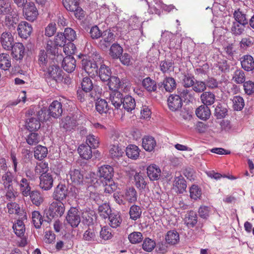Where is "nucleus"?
Segmentation results:
<instances>
[{"label": "nucleus", "instance_id": "f257e3e1", "mask_svg": "<svg viewBox=\"0 0 254 254\" xmlns=\"http://www.w3.org/2000/svg\"><path fill=\"white\" fill-rule=\"evenodd\" d=\"M46 110L45 108L34 111L30 109L26 112V115L29 118L26 121V127L30 131L37 130L40 128V122L45 119Z\"/></svg>", "mask_w": 254, "mask_h": 254}, {"label": "nucleus", "instance_id": "f03ea898", "mask_svg": "<svg viewBox=\"0 0 254 254\" xmlns=\"http://www.w3.org/2000/svg\"><path fill=\"white\" fill-rule=\"evenodd\" d=\"M41 70L44 72L43 77L48 83H58L63 80L64 72L58 65L54 63L49 64Z\"/></svg>", "mask_w": 254, "mask_h": 254}, {"label": "nucleus", "instance_id": "7ed1b4c3", "mask_svg": "<svg viewBox=\"0 0 254 254\" xmlns=\"http://www.w3.org/2000/svg\"><path fill=\"white\" fill-rule=\"evenodd\" d=\"M64 205L61 201H54L49 206V208L45 211V214L49 220L55 217H61L64 212Z\"/></svg>", "mask_w": 254, "mask_h": 254}, {"label": "nucleus", "instance_id": "20e7f679", "mask_svg": "<svg viewBox=\"0 0 254 254\" xmlns=\"http://www.w3.org/2000/svg\"><path fill=\"white\" fill-rule=\"evenodd\" d=\"M67 223L73 228L77 227L80 221V213L76 207H71L66 217Z\"/></svg>", "mask_w": 254, "mask_h": 254}, {"label": "nucleus", "instance_id": "39448f33", "mask_svg": "<svg viewBox=\"0 0 254 254\" xmlns=\"http://www.w3.org/2000/svg\"><path fill=\"white\" fill-rule=\"evenodd\" d=\"M23 8L25 18L28 21H33L38 15V10L33 2L30 1Z\"/></svg>", "mask_w": 254, "mask_h": 254}, {"label": "nucleus", "instance_id": "423d86ee", "mask_svg": "<svg viewBox=\"0 0 254 254\" xmlns=\"http://www.w3.org/2000/svg\"><path fill=\"white\" fill-rule=\"evenodd\" d=\"M68 195V188L63 183H60L55 189L53 193V198L58 201H61Z\"/></svg>", "mask_w": 254, "mask_h": 254}, {"label": "nucleus", "instance_id": "0eeeda50", "mask_svg": "<svg viewBox=\"0 0 254 254\" xmlns=\"http://www.w3.org/2000/svg\"><path fill=\"white\" fill-rule=\"evenodd\" d=\"M177 86L175 79L170 76H166L163 81L158 83V88L162 91L163 89L166 92H172Z\"/></svg>", "mask_w": 254, "mask_h": 254}, {"label": "nucleus", "instance_id": "6e6552de", "mask_svg": "<svg viewBox=\"0 0 254 254\" xmlns=\"http://www.w3.org/2000/svg\"><path fill=\"white\" fill-rule=\"evenodd\" d=\"M82 68L90 76L98 74V66L93 60L83 59L81 61Z\"/></svg>", "mask_w": 254, "mask_h": 254}, {"label": "nucleus", "instance_id": "1a4fd4ad", "mask_svg": "<svg viewBox=\"0 0 254 254\" xmlns=\"http://www.w3.org/2000/svg\"><path fill=\"white\" fill-rule=\"evenodd\" d=\"M39 186L44 190H49L53 186L54 178L50 173L41 174L40 178Z\"/></svg>", "mask_w": 254, "mask_h": 254}, {"label": "nucleus", "instance_id": "9d476101", "mask_svg": "<svg viewBox=\"0 0 254 254\" xmlns=\"http://www.w3.org/2000/svg\"><path fill=\"white\" fill-rule=\"evenodd\" d=\"M99 177L102 181H111L114 174L113 168L110 165H103L99 168Z\"/></svg>", "mask_w": 254, "mask_h": 254}, {"label": "nucleus", "instance_id": "9b49d317", "mask_svg": "<svg viewBox=\"0 0 254 254\" xmlns=\"http://www.w3.org/2000/svg\"><path fill=\"white\" fill-rule=\"evenodd\" d=\"M169 108L172 111H176L181 109L183 105V100L179 95L172 94L168 98Z\"/></svg>", "mask_w": 254, "mask_h": 254}, {"label": "nucleus", "instance_id": "f8f14e48", "mask_svg": "<svg viewBox=\"0 0 254 254\" xmlns=\"http://www.w3.org/2000/svg\"><path fill=\"white\" fill-rule=\"evenodd\" d=\"M47 111L50 117L58 118L62 115L63 113L62 105L61 102L54 101L50 104Z\"/></svg>", "mask_w": 254, "mask_h": 254}, {"label": "nucleus", "instance_id": "ddd939ff", "mask_svg": "<svg viewBox=\"0 0 254 254\" xmlns=\"http://www.w3.org/2000/svg\"><path fill=\"white\" fill-rule=\"evenodd\" d=\"M17 32L18 35L22 38L27 39L30 36L32 27L31 25L26 21L21 22L18 25Z\"/></svg>", "mask_w": 254, "mask_h": 254}, {"label": "nucleus", "instance_id": "4468645a", "mask_svg": "<svg viewBox=\"0 0 254 254\" xmlns=\"http://www.w3.org/2000/svg\"><path fill=\"white\" fill-rule=\"evenodd\" d=\"M0 43L5 50H10L14 44V39L9 32H3L0 37Z\"/></svg>", "mask_w": 254, "mask_h": 254}, {"label": "nucleus", "instance_id": "2eb2a0df", "mask_svg": "<svg viewBox=\"0 0 254 254\" xmlns=\"http://www.w3.org/2000/svg\"><path fill=\"white\" fill-rule=\"evenodd\" d=\"M11 50V56L16 61H21L23 59L25 48L23 45L21 43H15L10 49Z\"/></svg>", "mask_w": 254, "mask_h": 254}, {"label": "nucleus", "instance_id": "dca6fc26", "mask_svg": "<svg viewBox=\"0 0 254 254\" xmlns=\"http://www.w3.org/2000/svg\"><path fill=\"white\" fill-rule=\"evenodd\" d=\"M62 65L65 71L68 73H71L75 70L76 61L73 57L67 56L64 58Z\"/></svg>", "mask_w": 254, "mask_h": 254}, {"label": "nucleus", "instance_id": "f3484780", "mask_svg": "<svg viewBox=\"0 0 254 254\" xmlns=\"http://www.w3.org/2000/svg\"><path fill=\"white\" fill-rule=\"evenodd\" d=\"M1 21L3 25L6 26L9 29H14L18 21V16L16 13L13 11L4 16V20H2Z\"/></svg>", "mask_w": 254, "mask_h": 254}, {"label": "nucleus", "instance_id": "a211bd4d", "mask_svg": "<svg viewBox=\"0 0 254 254\" xmlns=\"http://www.w3.org/2000/svg\"><path fill=\"white\" fill-rule=\"evenodd\" d=\"M124 97L119 91H113L110 95V100L115 108L118 109L122 106Z\"/></svg>", "mask_w": 254, "mask_h": 254}, {"label": "nucleus", "instance_id": "6ab92c4d", "mask_svg": "<svg viewBox=\"0 0 254 254\" xmlns=\"http://www.w3.org/2000/svg\"><path fill=\"white\" fill-rule=\"evenodd\" d=\"M147 173L150 180H158L161 175V170L156 165L152 164L147 167Z\"/></svg>", "mask_w": 254, "mask_h": 254}, {"label": "nucleus", "instance_id": "aec40b11", "mask_svg": "<svg viewBox=\"0 0 254 254\" xmlns=\"http://www.w3.org/2000/svg\"><path fill=\"white\" fill-rule=\"evenodd\" d=\"M174 185L175 190L179 193H183L186 190L187 188L186 181L181 175L175 177Z\"/></svg>", "mask_w": 254, "mask_h": 254}, {"label": "nucleus", "instance_id": "412c9836", "mask_svg": "<svg viewBox=\"0 0 254 254\" xmlns=\"http://www.w3.org/2000/svg\"><path fill=\"white\" fill-rule=\"evenodd\" d=\"M78 152L80 157L84 159H89L92 156L91 147L89 144L80 145L78 148Z\"/></svg>", "mask_w": 254, "mask_h": 254}, {"label": "nucleus", "instance_id": "4be33fe9", "mask_svg": "<svg viewBox=\"0 0 254 254\" xmlns=\"http://www.w3.org/2000/svg\"><path fill=\"white\" fill-rule=\"evenodd\" d=\"M184 222L188 227H193L197 222V217L196 213L193 211L187 212L185 216Z\"/></svg>", "mask_w": 254, "mask_h": 254}, {"label": "nucleus", "instance_id": "5701e85b", "mask_svg": "<svg viewBox=\"0 0 254 254\" xmlns=\"http://www.w3.org/2000/svg\"><path fill=\"white\" fill-rule=\"evenodd\" d=\"M60 127L64 128L66 130H70L71 129L76 127V121L69 116L62 119L60 123Z\"/></svg>", "mask_w": 254, "mask_h": 254}, {"label": "nucleus", "instance_id": "b1692460", "mask_svg": "<svg viewBox=\"0 0 254 254\" xmlns=\"http://www.w3.org/2000/svg\"><path fill=\"white\" fill-rule=\"evenodd\" d=\"M174 63L170 60L161 61L159 63L160 69L163 73H169L174 70Z\"/></svg>", "mask_w": 254, "mask_h": 254}, {"label": "nucleus", "instance_id": "393cba45", "mask_svg": "<svg viewBox=\"0 0 254 254\" xmlns=\"http://www.w3.org/2000/svg\"><path fill=\"white\" fill-rule=\"evenodd\" d=\"M97 234L95 228L93 226H89L83 235V239L86 241H95L97 240Z\"/></svg>", "mask_w": 254, "mask_h": 254}, {"label": "nucleus", "instance_id": "a878e982", "mask_svg": "<svg viewBox=\"0 0 254 254\" xmlns=\"http://www.w3.org/2000/svg\"><path fill=\"white\" fill-rule=\"evenodd\" d=\"M99 76L103 82L108 81L112 77L111 69L105 64H102L99 69Z\"/></svg>", "mask_w": 254, "mask_h": 254}, {"label": "nucleus", "instance_id": "bb28decb", "mask_svg": "<svg viewBox=\"0 0 254 254\" xmlns=\"http://www.w3.org/2000/svg\"><path fill=\"white\" fill-rule=\"evenodd\" d=\"M195 114L198 118L202 120H206L209 118L211 112L208 106L201 105L196 109Z\"/></svg>", "mask_w": 254, "mask_h": 254}, {"label": "nucleus", "instance_id": "cd10ccee", "mask_svg": "<svg viewBox=\"0 0 254 254\" xmlns=\"http://www.w3.org/2000/svg\"><path fill=\"white\" fill-rule=\"evenodd\" d=\"M142 147L147 151H152L156 145V141L154 137L150 136H146L142 139Z\"/></svg>", "mask_w": 254, "mask_h": 254}, {"label": "nucleus", "instance_id": "c85d7f7f", "mask_svg": "<svg viewBox=\"0 0 254 254\" xmlns=\"http://www.w3.org/2000/svg\"><path fill=\"white\" fill-rule=\"evenodd\" d=\"M19 190L22 194L27 196L30 194L31 187L29 183L26 178H22L19 183H17Z\"/></svg>", "mask_w": 254, "mask_h": 254}, {"label": "nucleus", "instance_id": "c756f323", "mask_svg": "<svg viewBox=\"0 0 254 254\" xmlns=\"http://www.w3.org/2000/svg\"><path fill=\"white\" fill-rule=\"evenodd\" d=\"M96 111L100 114H107L110 110L108 104L106 100L98 99L95 104Z\"/></svg>", "mask_w": 254, "mask_h": 254}, {"label": "nucleus", "instance_id": "7c9ffc66", "mask_svg": "<svg viewBox=\"0 0 254 254\" xmlns=\"http://www.w3.org/2000/svg\"><path fill=\"white\" fill-rule=\"evenodd\" d=\"M142 85L149 92H156L158 88V84L155 80L149 77L144 78L142 81Z\"/></svg>", "mask_w": 254, "mask_h": 254}, {"label": "nucleus", "instance_id": "2f4dec72", "mask_svg": "<svg viewBox=\"0 0 254 254\" xmlns=\"http://www.w3.org/2000/svg\"><path fill=\"white\" fill-rule=\"evenodd\" d=\"M140 150L135 145L130 144L126 148V155L127 156L133 160H136L139 155Z\"/></svg>", "mask_w": 254, "mask_h": 254}, {"label": "nucleus", "instance_id": "473e14b6", "mask_svg": "<svg viewBox=\"0 0 254 254\" xmlns=\"http://www.w3.org/2000/svg\"><path fill=\"white\" fill-rule=\"evenodd\" d=\"M135 105V100L131 96L127 95L124 97L122 106L127 112L134 109Z\"/></svg>", "mask_w": 254, "mask_h": 254}, {"label": "nucleus", "instance_id": "72a5a7b5", "mask_svg": "<svg viewBox=\"0 0 254 254\" xmlns=\"http://www.w3.org/2000/svg\"><path fill=\"white\" fill-rule=\"evenodd\" d=\"M125 199L130 203H133L137 200V194L135 189L130 187L126 190L124 195Z\"/></svg>", "mask_w": 254, "mask_h": 254}, {"label": "nucleus", "instance_id": "f704fd0d", "mask_svg": "<svg viewBox=\"0 0 254 254\" xmlns=\"http://www.w3.org/2000/svg\"><path fill=\"white\" fill-rule=\"evenodd\" d=\"M165 240L168 244L175 245L179 241V235L176 231H169L165 236Z\"/></svg>", "mask_w": 254, "mask_h": 254}, {"label": "nucleus", "instance_id": "c9c22d12", "mask_svg": "<svg viewBox=\"0 0 254 254\" xmlns=\"http://www.w3.org/2000/svg\"><path fill=\"white\" fill-rule=\"evenodd\" d=\"M48 154L47 147L39 145L37 146L34 151V156L35 159L42 160L45 158Z\"/></svg>", "mask_w": 254, "mask_h": 254}, {"label": "nucleus", "instance_id": "e433bc0d", "mask_svg": "<svg viewBox=\"0 0 254 254\" xmlns=\"http://www.w3.org/2000/svg\"><path fill=\"white\" fill-rule=\"evenodd\" d=\"M108 218L110 221V225L114 228L120 226L122 221L121 215L118 212L112 213Z\"/></svg>", "mask_w": 254, "mask_h": 254}, {"label": "nucleus", "instance_id": "4c0bfd02", "mask_svg": "<svg viewBox=\"0 0 254 254\" xmlns=\"http://www.w3.org/2000/svg\"><path fill=\"white\" fill-rule=\"evenodd\" d=\"M134 181L135 185L139 189H143L145 188L146 183L144 180V176L141 172H135L134 175Z\"/></svg>", "mask_w": 254, "mask_h": 254}, {"label": "nucleus", "instance_id": "58836bf2", "mask_svg": "<svg viewBox=\"0 0 254 254\" xmlns=\"http://www.w3.org/2000/svg\"><path fill=\"white\" fill-rule=\"evenodd\" d=\"M69 175L71 181L75 184H79L82 182L83 175L79 170L71 168L69 172Z\"/></svg>", "mask_w": 254, "mask_h": 254}, {"label": "nucleus", "instance_id": "ea45409f", "mask_svg": "<svg viewBox=\"0 0 254 254\" xmlns=\"http://www.w3.org/2000/svg\"><path fill=\"white\" fill-rule=\"evenodd\" d=\"M11 66L10 57L8 54L2 53L0 54V68L6 70Z\"/></svg>", "mask_w": 254, "mask_h": 254}, {"label": "nucleus", "instance_id": "a19ab883", "mask_svg": "<svg viewBox=\"0 0 254 254\" xmlns=\"http://www.w3.org/2000/svg\"><path fill=\"white\" fill-rule=\"evenodd\" d=\"M123 52V48L119 44L114 43L110 48L109 54L113 59H118Z\"/></svg>", "mask_w": 254, "mask_h": 254}, {"label": "nucleus", "instance_id": "79ce46f5", "mask_svg": "<svg viewBox=\"0 0 254 254\" xmlns=\"http://www.w3.org/2000/svg\"><path fill=\"white\" fill-rule=\"evenodd\" d=\"M200 99L203 105L208 106L214 103L215 96L210 92H205L201 94Z\"/></svg>", "mask_w": 254, "mask_h": 254}, {"label": "nucleus", "instance_id": "37998d69", "mask_svg": "<svg viewBox=\"0 0 254 254\" xmlns=\"http://www.w3.org/2000/svg\"><path fill=\"white\" fill-rule=\"evenodd\" d=\"M29 195L33 204L36 206H39L43 201V197L38 190L30 191V194Z\"/></svg>", "mask_w": 254, "mask_h": 254}, {"label": "nucleus", "instance_id": "c03bdc74", "mask_svg": "<svg viewBox=\"0 0 254 254\" xmlns=\"http://www.w3.org/2000/svg\"><path fill=\"white\" fill-rule=\"evenodd\" d=\"M14 11L12 9L10 3L7 1H2L0 3V18L7 15Z\"/></svg>", "mask_w": 254, "mask_h": 254}, {"label": "nucleus", "instance_id": "a18cd8bd", "mask_svg": "<svg viewBox=\"0 0 254 254\" xmlns=\"http://www.w3.org/2000/svg\"><path fill=\"white\" fill-rule=\"evenodd\" d=\"M15 234L19 237H22L25 230V225L22 220H18L17 223L13 224L12 227Z\"/></svg>", "mask_w": 254, "mask_h": 254}, {"label": "nucleus", "instance_id": "49530a36", "mask_svg": "<svg viewBox=\"0 0 254 254\" xmlns=\"http://www.w3.org/2000/svg\"><path fill=\"white\" fill-rule=\"evenodd\" d=\"M39 64L41 68L40 70L47 66L49 64L53 63L47 59V56L44 50H41L39 55Z\"/></svg>", "mask_w": 254, "mask_h": 254}, {"label": "nucleus", "instance_id": "de8ad7c7", "mask_svg": "<svg viewBox=\"0 0 254 254\" xmlns=\"http://www.w3.org/2000/svg\"><path fill=\"white\" fill-rule=\"evenodd\" d=\"M121 80L118 77L113 76L108 82V85L110 90L113 91H118L120 88Z\"/></svg>", "mask_w": 254, "mask_h": 254}, {"label": "nucleus", "instance_id": "09e8293b", "mask_svg": "<svg viewBox=\"0 0 254 254\" xmlns=\"http://www.w3.org/2000/svg\"><path fill=\"white\" fill-rule=\"evenodd\" d=\"M13 176L9 172L4 173L1 177V182L4 188L13 187Z\"/></svg>", "mask_w": 254, "mask_h": 254}, {"label": "nucleus", "instance_id": "8fccbe9b", "mask_svg": "<svg viewBox=\"0 0 254 254\" xmlns=\"http://www.w3.org/2000/svg\"><path fill=\"white\" fill-rule=\"evenodd\" d=\"M141 213V209L139 206L133 205L130 208L129 213L132 220H136L140 218Z\"/></svg>", "mask_w": 254, "mask_h": 254}, {"label": "nucleus", "instance_id": "3c124183", "mask_svg": "<svg viewBox=\"0 0 254 254\" xmlns=\"http://www.w3.org/2000/svg\"><path fill=\"white\" fill-rule=\"evenodd\" d=\"M101 37L106 46H109L110 43L113 42L115 39V36L111 30H106L102 34Z\"/></svg>", "mask_w": 254, "mask_h": 254}, {"label": "nucleus", "instance_id": "603ef678", "mask_svg": "<svg viewBox=\"0 0 254 254\" xmlns=\"http://www.w3.org/2000/svg\"><path fill=\"white\" fill-rule=\"evenodd\" d=\"M33 223L36 228L39 229L41 227L43 222L42 216L38 211H34L32 214Z\"/></svg>", "mask_w": 254, "mask_h": 254}, {"label": "nucleus", "instance_id": "864d4df0", "mask_svg": "<svg viewBox=\"0 0 254 254\" xmlns=\"http://www.w3.org/2000/svg\"><path fill=\"white\" fill-rule=\"evenodd\" d=\"M99 213L103 218H108L112 214L111 208L108 204L104 203L99 206Z\"/></svg>", "mask_w": 254, "mask_h": 254}, {"label": "nucleus", "instance_id": "5fc2aeb1", "mask_svg": "<svg viewBox=\"0 0 254 254\" xmlns=\"http://www.w3.org/2000/svg\"><path fill=\"white\" fill-rule=\"evenodd\" d=\"M195 78L191 74L187 73L183 75L182 84L185 88H189L193 86L195 83Z\"/></svg>", "mask_w": 254, "mask_h": 254}, {"label": "nucleus", "instance_id": "6e6d98bb", "mask_svg": "<svg viewBox=\"0 0 254 254\" xmlns=\"http://www.w3.org/2000/svg\"><path fill=\"white\" fill-rule=\"evenodd\" d=\"M40 140V135L36 132H31L26 137V142L30 145H35Z\"/></svg>", "mask_w": 254, "mask_h": 254}, {"label": "nucleus", "instance_id": "4d7b16f0", "mask_svg": "<svg viewBox=\"0 0 254 254\" xmlns=\"http://www.w3.org/2000/svg\"><path fill=\"white\" fill-rule=\"evenodd\" d=\"M81 86L82 89L86 92H90L93 87V84L91 79L88 77L82 79Z\"/></svg>", "mask_w": 254, "mask_h": 254}, {"label": "nucleus", "instance_id": "13d9d810", "mask_svg": "<svg viewBox=\"0 0 254 254\" xmlns=\"http://www.w3.org/2000/svg\"><path fill=\"white\" fill-rule=\"evenodd\" d=\"M64 7L69 11L75 10V8L79 5L78 0H63Z\"/></svg>", "mask_w": 254, "mask_h": 254}, {"label": "nucleus", "instance_id": "bf43d9fd", "mask_svg": "<svg viewBox=\"0 0 254 254\" xmlns=\"http://www.w3.org/2000/svg\"><path fill=\"white\" fill-rule=\"evenodd\" d=\"M128 239L131 244H138L142 241L143 237L140 232H133L128 235Z\"/></svg>", "mask_w": 254, "mask_h": 254}, {"label": "nucleus", "instance_id": "052dcab7", "mask_svg": "<svg viewBox=\"0 0 254 254\" xmlns=\"http://www.w3.org/2000/svg\"><path fill=\"white\" fill-rule=\"evenodd\" d=\"M190 197L191 198L196 200L201 195V190L198 186L193 185L190 189Z\"/></svg>", "mask_w": 254, "mask_h": 254}, {"label": "nucleus", "instance_id": "680f3d73", "mask_svg": "<svg viewBox=\"0 0 254 254\" xmlns=\"http://www.w3.org/2000/svg\"><path fill=\"white\" fill-rule=\"evenodd\" d=\"M110 154L113 158H117L122 156L123 151L118 145L114 144L110 149Z\"/></svg>", "mask_w": 254, "mask_h": 254}, {"label": "nucleus", "instance_id": "e2e57ef3", "mask_svg": "<svg viewBox=\"0 0 254 254\" xmlns=\"http://www.w3.org/2000/svg\"><path fill=\"white\" fill-rule=\"evenodd\" d=\"M86 144H89L91 147L94 148L98 147L99 144V140L98 137L93 134L87 135Z\"/></svg>", "mask_w": 254, "mask_h": 254}, {"label": "nucleus", "instance_id": "0e129e2a", "mask_svg": "<svg viewBox=\"0 0 254 254\" xmlns=\"http://www.w3.org/2000/svg\"><path fill=\"white\" fill-rule=\"evenodd\" d=\"M156 246V243L154 241L149 238H146L143 241L142 244V249L148 252H151Z\"/></svg>", "mask_w": 254, "mask_h": 254}, {"label": "nucleus", "instance_id": "69168bd1", "mask_svg": "<svg viewBox=\"0 0 254 254\" xmlns=\"http://www.w3.org/2000/svg\"><path fill=\"white\" fill-rule=\"evenodd\" d=\"M64 47V52L67 56H71V55L74 54L76 52V47L74 44L71 42H69L65 44Z\"/></svg>", "mask_w": 254, "mask_h": 254}, {"label": "nucleus", "instance_id": "338daca9", "mask_svg": "<svg viewBox=\"0 0 254 254\" xmlns=\"http://www.w3.org/2000/svg\"><path fill=\"white\" fill-rule=\"evenodd\" d=\"M63 35L66 40L69 42L73 41L76 37L75 31L71 28H65Z\"/></svg>", "mask_w": 254, "mask_h": 254}, {"label": "nucleus", "instance_id": "774afa93", "mask_svg": "<svg viewBox=\"0 0 254 254\" xmlns=\"http://www.w3.org/2000/svg\"><path fill=\"white\" fill-rule=\"evenodd\" d=\"M49 170L48 164L46 162H41L37 164L35 168V174H43L44 173H48Z\"/></svg>", "mask_w": 254, "mask_h": 254}]
</instances>
